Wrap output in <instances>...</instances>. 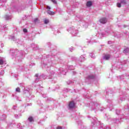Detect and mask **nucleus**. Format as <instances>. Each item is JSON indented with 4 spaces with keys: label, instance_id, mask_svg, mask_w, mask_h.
<instances>
[{
    "label": "nucleus",
    "instance_id": "nucleus-7",
    "mask_svg": "<svg viewBox=\"0 0 129 129\" xmlns=\"http://www.w3.org/2000/svg\"><path fill=\"white\" fill-rule=\"evenodd\" d=\"M86 6L87 7H88V8H90V7H91V6H92V2L91 1H88L87 4H86Z\"/></svg>",
    "mask_w": 129,
    "mask_h": 129
},
{
    "label": "nucleus",
    "instance_id": "nucleus-12",
    "mask_svg": "<svg viewBox=\"0 0 129 129\" xmlns=\"http://www.w3.org/2000/svg\"><path fill=\"white\" fill-rule=\"evenodd\" d=\"M120 3L121 5H125V4H126V2L125 0H120Z\"/></svg>",
    "mask_w": 129,
    "mask_h": 129
},
{
    "label": "nucleus",
    "instance_id": "nucleus-24",
    "mask_svg": "<svg viewBox=\"0 0 129 129\" xmlns=\"http://www.w3.org/2000/svg\"><path fill=\"white\" fill-rule=\"evenodd\" d=\"M23 32H24V33H27V32H28V30H27V29H26V28H24L23 29Z\"/></svg>",
    "mask_w": 129,
    "mask_h": 129
},
{
    "label": "nucleus",
    "instance_id": "nucleus-31",
    "mask_svg": "<svg viewBox=\"0 0 129 129\" xmlns=\"http://www.w3.org/2000/svg\"><path fill=\"white\" fill-rule=\"evenodd\" d=\"M90 56L91 57V58H93V54H92V53L90 54Z\"/></svg>",
    "mask_w": 129,
    "mask_h": 129
},
{
    "label": "nucleus",
    "instance_id": "nucleus-42",
    "mask_svg": "<svg viewBox=\"0 0 129 129\" xmlns=\"http://www.w3.org/2000/svg\"><path fill=\"white\" fill-rule=\"evenodd\" d=\"M108 44H109V41H108Z\"/></svg>",
    "mask_w": 129,
    "mask_h": 129
},
{
    "label": "nucleus",
    "instance_id": "nucleus-14",
    "mask_svg": "<svg viewBox=\"0 0 129 129\" xmlns=\"http://www.w3.org/2000/svg\"><path fill=\"white\" fill-rule=\"evenodd\" d=\"M5 63V61L3 60V58H0V65H3Z\"/></svg>",
    "mask_w": 129,
    "mask_h": 129
},
{
    "label": "nucleus",
    "instance_id": "nucleus-13",
    "mask_svg": "<svg viewBox=\"0 0 129 129\" xmlns=\"http://www.w3.org/2000/svg\"><path fill=\"white\" fill-rule=\"evenodd\" d=\"M47 14H48V15H54V12L50 11V10H48L47 11Z\"/></svg>",
    "mask_w": 129,
    "mask_h": 129
},
{
    "label": "nucleus",
    "instance_id": "nucleus-39",
    "mask_svg": "<svg viewBox=\"0 0 129 129\" xmlns=\"http://www.w3.org/2000/svg\"><path fill=\"white\" fill-rule=\"evenodd\" d=\"M10 53H14V52L13 51V50H10Z\"/></svg>",
    "mask_w": 129,
    "mask_h": 129
},
{
    "label": "nucleus",
    "instance_id": "nucleus-11",
    "mask_svg": "<svg viewBox=\"0 0 129 129\" xmlns=\"http://www.w3.org/2000/svg\"><path fill=\"white\" fill-rule=\"evenodd\" d=\"M94 77H95L94 75H91L90 76H88V79H93Z\"/></svg>",
    "mask_w": 129,
    "mask_h": 129
},
{
    "label": "nucleus",
    "instance_id": "nucleus-37",
    "mask_svg": "<svg viewBox=\"0 0 129 129\" xmlns=\"http://www.w3.org/2000/svg\"><path fill=\"white\" fill-rule=\"evenodd\" d=\"M35 77H39V75H38V74H36L35 75Z\"/></svg>",
    "mask_w": 129,
    "mask_h": 129
},
{
    "label": "nucleus",
    "instance_id": "nucleus-36",
    "mask_svg": "<svg viewBox=\"0 0 129 129\" xmlns=\"http://www.w3.org/2000/svg\"><path fill=\"white\" fill-rule=\"evenodd\" d=\"M13 108V109H16V108H17V106H14Z\"/></svg>",
    "mask_w": 129,
    "mask_h": 129
},
{
    "label": "nucleus",
    "instance_id": "nucleus-21",
    "mask_svg": "<svg viewBox=\"0 0 129 129\" xmlns=\"http://www.w3.org/2000/svg\"><path fill=\"white\" fill-rule=\"evenodd\" d=\"M12 40H13V41H17V39H16V37L15 36H12L11 37Z\"/></svg>",
    "mask_w": 129,
    "mask_h": 129
},
{
    "label": "nucleus",
    "instance_id": "nucleus-6",
    "mask_svg": "<svg viewBox=\"0 0 129 129\" xmlns=\"http://www.w3.org/2000/svg\"><path fill=\"white\" fill-rule=\"evenodd\" d=\"M86 57V55H82L80 56V59L81 61H83L85 60V58Z\"/></svg>",
    "mask_w": 129,
    "mask_h": 129
},
{
    "label": "nucleus",
    "instance_id": "nucleus-9",
    "mask_svg": "<svg viewBox=\"0 0 129 129\" xmlns=\"http://www.w3.org/2000/svg\"><path fill=\"white\" fill-rule=\"evenodd\" d=\"M5 19L6 20H11V19H12V16H10L9 15H6Z\"/></svg>",
    "mask_w": 129,
    "mask_h": 129
},
{
    "label": "nucleus",
    "instance_id": "nucleus-22",
    "mask_svg": "<svg viewBox=\"0 0 129 129\" xmlns=\"http://www.w3.org/2000/svg\"><path fill=\"white\" fill-rule=\"evenodd\" d=\"M121 3H118L117 4V7H118V8H120V7H121Z\"/></svg>",
    "mask_w": 129,
    "mask_h": 129
},
{
    "label": "nucleus",
    "instance_id": "nucleus-27",
    "mask_svg": "<svg viewBox=\"0 0 129 129\" xmlns=\"http://www.w3.org/2000/svg\"><path fill=\"white\" fill-rule=\"evenodd\" d=\"M46 9L47 10H51V7H50V6H47Z\"/></svg>",
    "mask_w": 129,
    "mask_h": 129
},
{
    "label": "nucleus",
    "instance_id": "nucleus-20",
    "mask_svg": "<svg viewBox=\"0 0 129 129\" xmlns=\"http://www.w3.org/2000/svg\"><path fill=\"white\" fill-rule=\"evenodd\" d=\"M4 74H5V71H1L0 72V75H4Z\"/></svg>",
    "mask_w": 129,
    "mask_h": 129
},
{
    "label": "nucleus",
    "instance_id": "nucleus-40",
    "mask_svg": "<svg viewBox=\"0 0 129 129\" xmlns=\"http://www.w3.org/2000/svg\"><path fill=\"white\" fill-rule=\"evenodd\" d=\"M1 46H2V47H3L4 44H1Z\"/></svg>",
    "mask_w": 129,
    "mask_h": 129
},
{
    "label": "nucleus",
    "instance_id": "nucleus-26",
    "mask_svg": "<svg viewBox=\"0 0 129 129\" xmlns=\"http://www.w3.org/2000/svg\"><path fill=\"white\" fill-rule=\"evenodd\" d=\"M51 2H52V3H53V4H57L56 0H51Z\"/></svg>",
    "mask_w": 129,
    "mask_h": 129
},
{
    "label": "nucleus",
    "instance_id": "nucleus-16",
    "mask_svg": "<svg viewBox=\"0 0 129 129\" xmlns=\"http://www.w3.org/2000/svg\"><path fill=\"white\" fill-rule=\"evenodd\" d=\"M113 121L115 123H118V121H119V120L116 119V118L113 119Z\"/></svg>",
    "mask_w": 129,
    "mask_h": 129
},
{
    "label": "nucleus",
    "instance_id": "nucleus-41",
    "mask_svg": "<svg viewBox=\"0 0 129 129\" xmlns=\"http://www.w3.org/2000/svg\"><path fill=\"white\" fill-rule=\"evenodd\" d=\"M20 125H21V124H20V123L19 124V126H20Z\"/></svg>",
    "mask_w": 129,
    "mask_h": 129
},
{
    "label": "nucleus",
    "instance_id": "nucleus-3",
    "mask_svg": "<svg viewBox=\"0 0 129 129\" xmlns=\"http://www.w3.org/2000/svg\"><path fill=\"white\" fill-rule=\"evenodd\" d=\"M69 107L70 109H72V108H74L75 107V103L74 101H71L69 104Z\"/></svg>",
    "mask_w": 129,
    "mask_h": 129
},
{
    "label": "nucleus",
    "instance_id": "nucleus-25",
    "mask_svg": "<svg viewBox=\"0 0 129 129\" xmlns=\"http://www.w3.org/2000/svg\"><path fill=\"white\" fill-rule=\"evenodd\" d=\"M71 83H72V81H69L67 82V84L68 85L71 84Z\"/></svg>",
    "mask_w": 129,
    "mask_h": 129
},
{
    "label": "nucleus",
    "instance_id": "nucleus-38",
    "mask_svg": "<svg viewBox=\"0 0 129 129\" xmlns=\"http://www.w3.org/2000/svg\"><path fill=\"white\" fill-rule=\"evenodd\" d=\"M38 79H38V78H37V79H36V80H35L36 82H38V81H37V80H38Z\"/></svg>",
    "mask_w": 129,
    "mask_h": 129
},
{
    "label": "nucleus",
    "instance_id": "nucleus-29",
    "mask_svg": "<svg viewBox=\"0 0 129 129\" xmlns=\"http://www.w3.org/2000/svg\"><path fill=\"white\" fill-rule=\"evenodd\" d=\"M34 22L35 23H37V22H38V18H36L35 19H34Z\"/></svg>",
    "mask_w": 129,
    "mask_h": 129
},
{
    "label": "nucleus",
    "instance_id": "nucleus-19",
    "mask_svg": "<svg viewBox=\"0 0 129 129\" xmlns=\"http://www.w3.org/2000/svg\"><path fill=\"white\" fill-rule=\"evenodd\" d=\"M102 35H103V36H108L109 33H108V32L107 31H106V32H105V34H102Z\"/></svg>",
    "mask_w": 129,
    "mask_h": 129
},
{
    "label": "nucleus",
    "instance_id": "nucleus-32",
    "mask_svg": "<svg viewBox=\"0 0 129 129\" xmlns=\"http://www.w3.org/2000/svg\"><path fill=\"white\" fill-rule=\"evenodd\" d=\"M73 74L74 75H75V74H76V72H75V71H73Z\"/></svg>",
    "mask_w": 129,
    "mask_h": 129
},
{
    "label": "nucleus",
    "instance_id": "nucleus-35",
    "mask_svg": "<svg viewBox=\"0 0 129 129\" xmlns=\"http://www.w3.org/2000/svg\"><path fill=\"white\" fill-rule=\"evenodd\" d=\"M56 129H62V127L58 126L56 128Z\"/></svg>",
    "mask_w": 129,
    "mask_h": 129
},
{
    "label": "nucleus",
    "instance_id": "nucleus-23",
    "mask_svg": "<svg viewBox=\"0 0 129 129\" xmlns=\"http://www.w3.org/2000/svg\"><path fill=\"white\" fill-rule=\"evenodd\" d=\"M116 114H118V115L120 113V111L117 110L116 111Z\"/></svg>",
    "mask_w": 129,
    "mask_h": 129
},
{
    "label": "nucleus",
    "instance_id": "nucleus-15",
    "mask_svg": "<svg viewBox=\"0 0 129 129\" xmlns=\"http://www.w3.org/2000/svg\"><path fill=\"white\" fill-rule=\"evenodd\" d=\"M69 69V70H74V67H73V66H70Z\"/></svg>",
    "mask_w": 129,
    "mask_h": 129
},
{
    "label": "nucleus",
    "instance_id": "nucleus-8",
    "mask_svg": "<svg viewBox=\"0 0 129 129\" xmlns=\"http://www.w3.org/2000/svg\"><path fill=\"white\" fill-rule=\"evenodd\" d=\"M28 121L30 122H34V118H33V117L32 116H30L29 118H28Z\"/></svg>",
    "mask_w": 129,
    "mask_h": 129
},
{
    "label": "nucleus",
    "instance_id": "nucleus-34",
    "mask_svg": "<svg viewBox=\"0 0 129 129\" xmlns=\"http://www.w3.org/2000/svg\"><path fill=\"white\" fill-rule=\"evenodd\" d=\"M120 99L122 100V101L124 100V98H122L121 97L120 98Z\"/></svg>",
    "mask_w": 129,
    "mask_h": 129
},
{
    "label": "nucleus",
    "instance_id": "nucleus-43",
    "mask_svg": "<svg viewBox=\"0 0 129 129\" xmlns=\"http://www.w3.org/2000/svg\"><path fill=\"white\" fill-rule=\"evenodd\" d=\"M128 108H129V107H128Z\"/></svg>",
    "mask_w": 129,
    "mask_h": 129
},
{
    "label": "nucleus",
    "instance_id": "nucleus-30",
    "mask_svg": "<svg viewBox=\"0 0 129 129\" xmlns=\"http://www.w3.org/2000/svg\"><path fill=\"white\" fill-rule=\"evenodd\" d=\"M61 74H62L63 75H66V72L62 71Z\"/></svg>",
    "mask_w": 129,
    "mask_h": 129
},
{
    "label": "nucleus",
    "instance_id": "nucleus-28",
    "mask_svg": "<svg viewBox=\"0 0 129 129\" xmlns=\"http://www.w3.org/2000/svg\"><path fill=\"white\" fill-rule=\"evenodd\" d=\"M70 51H71V52H72V51H73V47H71L70 48Z\"/></svg>",
    "mask_w": 129,
    "mask_h": 129
},
{
    "label": "nucleus",
    "instance_id": "nucleus-18",
    "mask_svg": "<svg viewBox=\"0 0 129 129\" xmlns=\"http://www.w3.org/2000/svg\"><path fill=\"white\" fill-rule=\"evenodd\" d=\"M49 23V20L45 19L44 20V24H48Z\"/></svg>",
    "mask_w": 129,
    "mask_h": 129
},
{
    "label": "nucleus",
    "instance_id": "nucleus-17",
    "mask_svg": "<svg viewBox=\"0 0 129 129\" xmlns=\"http://www.w3.org/2000/svg\"><path fill=\"white\" fill-rule=\"evenodd\" d=\"M16 91L17 92H21V89H20V88H17L16 89Z\"/></svg>",
    "mask_w": 129,
    "mask_h": 129
},
{
    "label": "nucleus",
    "instance_id": "nucleus-1",
    "mask_svg": "<svg viewBox=\"0 0 129 129\" xmlns=\"http://www.w3.org/2000/svg\"><path fill=\"white\" fill-rule=\"evenodd\" d=\"M25 54V52L24 51L21 50L20 51L16 52L14 53V54H12L13 56H15V59L16 60H18L19 61H21L22 59L24 58V55Z\"/></svg>",
    "mask_w": 129,
    "mask_h": 129
},
{
    "label": "nucleus",
    "instance_id": "nucleus-10",
    "mask_svg": "<svg viewBox=\"0 0 129 129\" xmlns=\"http://www.w3.org/2000/svg\"><path fill=\"white\" fill-rule=\"evenodd\" d=\"M123 52V53H125V54H126V53H128V52H129V48H126L124 49Z\"/></svg>",
    "mask_w": 129,
    "mask_h": 129
},
{
    "label": "nucleus",
    "instance_id": "nucleus-33",
    "mask_svg": "<svg viewBox=\"0 0 129 129\" xmlns=\"http://www.w3.org/2000/svg\"><path fill=\"white\" fill-rule=\"evenodd\" d=\"M39 78H42L43 79H45V78H44L43 76H39Z\"/></svg>",
    "mask_w": 129,
    "mask_h": 129
},
{
    "label": "nucleus",
    "instance_id": "nucleus-5",
    "mask_svg": "<svg viewBox=\"0 0 129 129\" xmlns=\"http://www.w3.org/2000/svg\"><path fill=\"white\" fill-rule=\"evenodd\" d=\"M103 59L104 60H108L109 59H110V55L109 54L105 55L103 57Z\"/></svg>",
    "mask_w": 129,
    "mask_h": 129
},
{
    "label": "nucleus",
    "instance_id": "nucleus-2",
    "mask_svg": "<svg viewBox=\"0 0 129 129\" xmlns=\"http://www.w3.org/2000/svg\"><path fill=\"white\" fill-rule=\"evenodd\" d=\"M68 31L70 32V33H71V34H72V35H73V36H77V34H78V30H76L73 27L70 28L68 29Z\"/></svg>",
    "mask_w": 129,
    "mask_h": 129
},
{
    "label": "nucleus",
    "instance_id": "nucleus-4",
    "mask_svg": "<svg viewBox=\"0 0 129 129\" xmlns=\"http://www.w3.org/2000/svg\"><path fill=\"white\" fill-rule=\"evenodd\" d=\"M99 21L101 24H106L107 22V19L105 18H101Z\"/></svg>",
    "mask_w": 129,
    "mask_h": 129
}]
</instances>
